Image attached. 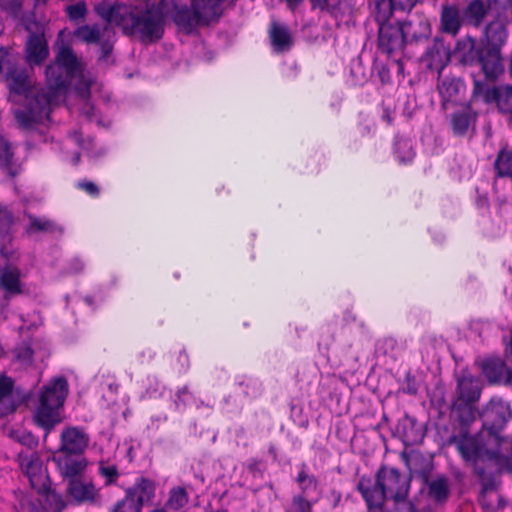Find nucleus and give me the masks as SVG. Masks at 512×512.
<instances>
[{
    "label": "nucleus",
    "instance_id": "14",
    "mask_svg": "<svg viewBox=\"0 0 512 512\" xmlns=\"http://www.w3.org/2000/svg\"><path fill=\"white\" fill-rule=\"evenodd\" d=\"M478 114L471 105L461 106L450 115L453 135L459 138H471L475 133Z\"/></svg>",
    "mask_w": 512,
    "mask_h": 512
},
{
    "label": "nucleus",
    "instance_id": "44",
    "mask_svg": "<svg viewBox=\"0 0 512 512\" xmlns=\"http://www.w3.org/2000/svg\"><path fill=\"white\" fill-rule=\"evenodd\" d=\"M16 359L24 364H31L34 358V350L27 342H22L14 349Z\"/></svg>",
    "mask_w": 512,
    "mask_h": 512
},
{
    "label": "nucleus",
    "instance_id": "58",
    "mask_svg": "<svg viewBox=\"0 0 512 512\" xmlns=\"http://www.w3.org/2000/svg\"><path fill=\"white\" fill-rule=\"evenodd\" d=\"M440 32L448 33V3H443L441 8Z\"/></svg>",
    "mask_w": 512,
    "mask_h": 512
},
{
    "label": "nucleus",
    "instance_id": "27",
    "mask_svg": "<svg viewBox=\"0 0 512 512\" xmlns=\"http://www.w3.org/2000/svg\"><path fill=\"white\" fill-rule=\"evenodd\" d=\"M272 49L276 53L289 51L293 46V38L287 26L276 21L271 22L268 30Z\"/></svg>",
    "mask_w": 512,
    "mask_h": 512
},
{
    "label": "nucleus",
    "instance_id": "48",
    "mask_svg": "<svg viewBox=\"0 0 512 512\" xmlns=\"http://www.w3.org/2000/svg\"><path fill=\"white\" fill-rule=\"evenodd\" d=\"M419 385L416 381L415 376L408 372L405 375L404 382L401 385L400 391L407 395H416L418 392Z\"/></svg>",
    "mask_w": 512,
    "mask_h": 512
},
{
    "label": "nucleus",
    "instance_id": "19",
    "mask_svg": "<svg viewBox=\"0 0 512 512\" xmlns=\"http://www.w3.org/2000/svg\"><path fill=\"white\" fill-rule=\"evenodd\" d=\"M89 435L79 426H69L62 430L60 445L56 451L69 454H83L89 445Z\"/></svg>",
    "mask_w": 512,
    "mask_h": 512
},
{
    "label": "nucleus",
    "instance_id": "41",
    "mask_svg": "<svg viewBox=\"0 0 512 512\" xmlns=\"http://www.w3.org/2000/svg\"><path fill=\"white\" fill-rule=\"evenodd\" d=\"M317 499H309L303 495L296 494L285 506V512H312L313 504Z\"/></svg>",
    "mask_w": 512,
    "mask_h": 512
},
{
    "label": "nucleus",
    "instance_id": "26",
    "mask_svg": "<svg viewBox=\"0 0 512 512\" xmlns=\"http://www.w3.org/2000/svg\"><path fill=\"white\" fill-rule=\"evenodd\" d=\"M173 22L186 34H191L197 28L203 27L200 20L198 19L195 9L190 6H174L172 14Z\"/></svg>",
    "mask_w": 512,
    "mask_h": 512
},
{
    "label": "nucleus",
    "instance_id": "49",
    "mask_svg": "<svg viewBox=\"0 0 512 512\" xmlns=\"http://www.w3.org/2000/svg\"><path fill=\"white\" fill-rule=\"evenodd\" d=\"M12 241L13 232H11V237L9 240L0 239V255L7 261L13 260L16 257V252L12 245Z\"/></svg>",
    "mask_w": 512,
    "mask_h": 512
},
{
    "label": "nucleus",
    "instance_id": "43",
    "mask_svg": "<svg viewBox=\"0 0 512 512\" xmlns=\"http://www.w3.org/2000/svg\"><path fill=\"white\" fill-rule=\"evenodd\" d=\"M432 409L437 413L438 422L436 423L437 429H446L445 416L448 412V404L444 398H438L436 394L431 397Z\"/></svg>",
    "mask_w": 512,
    "mask_h": 512
},
{
    "label": "nucleus",
    "instance_id": "15",
    "mask_svg": "<svg viewBox=\"0 0 512 512\" xmlns=\"http://www.w3.org/2000/svg\"><path fill=\"white\" fill-rule=\"evenodd\" d=\"M403 459L409 469L410 480L415 479L422 483L435 474L432 455L412 450L410 453H403Z\"/></svg>",
    "mask_w": 512,
    "mask_h": 512
},
{
    "label": "nucleus",
    "instance_id": "37",
    "mask_svg": "<svg viewBox=\"0 0 512 512\" xmlns=\"http://www.w3.org/2000/svg\"><path fill=\"white\" fill-rule=\"evenodd\" d=\"M486 16V8L481 0L472 1L463 12V20L478 27Z\"/></svg>",
    "mask_w": 512,
    "mask_h": 512
},
{
    "label": "nucleus",
    "instance_id": "25",
    "mask_svg": "<svg viewBox=\"0 0 512 512\" xmlns=\"http://www.w3.org/2000/svg\"><path fill=\"white\" fill-rule=\"evenodd\" d=\"M407 43L420 42L431 34V25L428 19L418 16L415 19L400 23Z\"/></svg>",
    "mask_w": 512,
    "mask_h": 512
},
{
    "label": "nucleus",
    "instance_id": "16",
    "mask_svg": "<svg viewBox=\"0 0 512 512\" xmlns=\"http://www.w3.org/2000/svg\"><path fill=\"white\" fill-rule=\"evenodd\" d=\"M20 467L25 476L29 479L32 489H47L50 477L43 467L41 457L37 453H32L29 456L19 455Z\"/></svg>",
    "mask_w": 512,
    "mask_h": 512
},
{
    "label": "nucleus",
    "instance_id": "1",
    "mask_svg": "<svg viewBox=\"0 0 512 512\" xmlns=\"http://www.w3.org/2000/svg\"><path fill=\"white\" fill-rule=\"evenodd\" d=\"M481 417L483 430L477 434L468 428L465 442L467 455L458 452L461 458L473 467L474 473L485 488L492 485V474L497 470L502 444L501 430L512 417L508 404L500 399H491L485 406Z\"/></svg>",
    "mask_w": 512,
    "mask_h": 512
},
{
    "label": "nucleus",
    "instance_id": "46",
    "mask_svg": "<svg viewBox=\"0 0 512 512\" xmlns=\"http://www.w3.org/2000/svg\"><path fill=\"white\" fill-rule=\"evenodd\" d=\"M66 12L71 20H79L83 19L86 16L87 7L85 2L80 1L75 4L67 6Z\"/></svg>",
    "mask_w": 512,
    "mask_h": 512
},
{
    "label": "nucleus",
    "instance_id": "34",
    "mask_svg": "<svg viewBox=\"0 0 512 512\" xmlns=\"http://www.w3.org/2000/svg\"><path fill=\"white\" fill-rule=\"evenodd\" d=\"M296 483L298 484L300 492L299 495H303L305 497H312L313 495H316L317 501L320 498V489H319V482L315 475L309 474L307 472V467L305 464H302L301 469L297 473Z\"/></svg>",
    "mask_w": 512,
    "mask_h": 512
},
{
    "label": "nucleus",
    "instance_id": "4",
    "mask_svg": "<svg viewBox=\"0 0 512 512\" xmlns=\"http://www.w3.org/2000/svg\"><path fill=\"white\" fill-rule=\"evenodd\" d=\"M410 478L397 468L382 465L375 478L368 475L360 476L356 489L367 506H384L386 500L404 501L410 490Z\"/></svg>",
    "mask_w": 512,
    "mask_h": 512
},
{
    "label": "nucleus",
    "instance_id": "57",
    "mask_svg": "<svg viewBox=\"0 0 512 512\" xmlns=\"http://www.w3.org/2000/svg\"><path fill=\"white\" fill-rule=\"evenodd\" d=\"M98 44H100V49H101V57L100 58L106 59L112 53L113 42L109 38H107V39L101 38V40Z\"/></svg>",
    "mask_w": 512,
    "mask_h": 512
},
{
    "label": "nucleus",
    "instance_id": "23",
    "mask_svg": "<svg viewBox=\"0 0 512 512\" xmlns=\"http://www.w3.org/2000/svg\"><path fill=\"white\" fill-rule=\"evenodd\" d=\"M421 492L436 505H443L448 500V476L446 474H434L426 481L420 483Z\"/></svg>",
    "mask_w": 512,
    "mask_h": 512
},
{
    "label": "nucleus",
    "instance_id": "38",
    "mask_svg": "<svg viewBox=\"0 0 512 512\" xmlns=\"http://www.w3.org/2000/svg\"><path fill=\"white\" fill-rule=\"evenodd\" d=\"M14 225L15 216L12 209L7 204L0 202V239L9 240Z\"/></svg>",
    "mask_w": 512,
    "mask_h": 512
},
{
    "label": "nucleus",
    "instance_id": "5",
    "mask_svg": "<svg viewBox=\"0 0 512 512\" xmlns=\"http://www.w3.org/2000/svg\"><path fill=\"white\" fill-rule=\"evenodd\" d=\"M68 394V380L63 375L51 378L40 388L33 419L35 424L44 430V439L62 422L61 411Z\"/></svg>",
    "mask_w": 512,
    "mask_h": 512
},
{
    "label": "nucleus",
    "instance_id": "47",
    "mask_svg": "<svg viewBox=\"0 0 512 512\" xmlns=\"http://www.w3.org/2000/svg\"><path fill=\"white\" fill-rule=\"evenodd\" d=\"M75 187L92 198H98L100 195V188L94 182L87 179L77 181Z\"/></svg>",
    "mask_w": 512,
    "mask_h": 512
},
{
    "label": "nucleus",
    "instance_id": "18",
    "mask_svg": "<svg viewBox=\"0 0 512 512\" xmlns=\"http://www.w3.org/2000/svg\"><path fill=\"white\" fill-rule=\"evenodd\" d=\"M406 43L400 23H388L380 26L378 48L382 53L392 56L394 53L400 52Z\"/></svg>",
    "mask_w": 512,
    "mask_h": 512
},
{
    "label": "nucleus",
    "instance_id": "30",
    "mask_svg": "<svg viewBox=\"0 0 512 512\" xmlns=\"http://www.w3.org/2000/svg\"><path fill=\"white\" fill-rule=\"evenodd\" d=\"M130 5L99 3L95 7L96 13L104 19L107 24H114L120 28L123 27Z\"/></svg>",
    "mask_w": 512,
    "mask_h": 512
},
{
    "label": "nucleus",
    "instance_id": "56",
    "mask_svg": "<svg viewBox=\"0 0 512 512\" xmlns=\"http://www.w3.org/2000/svg\"><path fill=\"white\" fill-rule=\"evenodd\" d=\"M85 264L83 260L79 257H75L70 260L68 265V271L70 273L78 274L84 270Z\"/></svg>",
    "mask_w": 512,
    "mask_h": 512
},
{
    "label": "nucleus",
    "instance_id": "7",
    "mask_svg": "<svg viewBox=\"0 0 512 512\" xmlns=\"http://www.w3.org/2000/svg\"><path fill=\"white\" fill-rule=\"evenodd\" d=\"M81 72V66L78 57L73 49L62 44L55 56V63L50 64L45 69L47 81L52 89H66L71 79Z\"/></svg>",
    "mask_w": 512,
    "mask_h": 512
},
{
    "label": "nucleus",
    "instance_id": "53",
    "mask_svg": "<svg viewBox=\"0 0 512 512\" xmlns=\"http://www.w3.org/2000/svg\"><path fill=\"white\" fill-rule=\"evenodd\" d=\"M312 8H318L321 11L332 12L340 4L341 0H309Z\"/></svg>",
    "mask_w": 512,
    "mask_h": 512
},
{
    "label": "nucleus",
    "instance_id": "17",
    "mask_svg": "<svg viewBox=\"0 0 512 512\" xmlns=\"http://www.w3.org/2000/svg\"><path fill=\"white\" fill-rule=\"evenodd\" d=\"M59 474L65 479H71L83 474L88 461L83 454H69L68 452L55 451L52 455Z\"/></svg>",
    "mask_w": 512,
    "mask_h": 512
},
{
    "label": "nucleus",
    "instance_id": "63",
    "mask_svg": "<svg viewBox=\"0 0 512 512\" xmlns=\"http://www.w3.org/2000/svg\"><path fill=\"white\" fill-rule=\"evenodd\" d=\"M259 465H260L259 460L251 459L248 463L247 468H248L249 472L255 473V472L259 471Z\"/></svg>",
    "mask_w": 512,
    "mask_h": 512
},
{
    "label": "nucleus",
    "instance_id": "13",
    "mask_svg": "<svg viewBox=\"0 0 512 512\" xmlns=\"http://www.w3.org/2000/svg\"><path fill=\"white\" fill-rule=\"evenodd\" d=\"M66 496L74 505L96 503L100 501V489L95 487L92 480H86L82 475L67 480Z\"/></svg>",
    "mask_w": 512,
    "mask_h": 512
},
{
    "label": "nucleus",
    "instance_id": "33",
    "mask_svg": "<svg viewBox=\"0 0 512 512\" xmlns=\"http://www.w3.org/2000/svg\"><path fill=\"white\" fill-rule=\"evenodd\" d=\"M393 156L399 165H410L413 163L416 152L411 139L395 136L393 141Z\"/></svg>",
    "mask_w": 512,
    "mask_h": 512
},
{
    "label": "nucleus",
    "instance_id": "32",
    "mask_svg": "<svg viewBox=\"0 0 512 512\" xmlns=\"http://www.w3.org/2000/svg\"><path fill=\"white\" fill-rule=\"evenodd\" d=\"M25 215L29 221L25 227V232L28 235H35L38 233H63V228L48 218L37 217L36 215L31 213H26Z\"/></svg>",
    "mask_w": 512,
    "mask_h": 512
},
{
    "label": "nucleus",
    "instance_id": "60",
    "mask_svg": "<svg viewBox=\"0 0 512 512\" xmlns=\"http://www.w3.org/2000/svg\"><path fill=\"white\" fill-rule=\"evenodd\" d=\"M381 118L383 121H385L388 125H392L394 122V115L393 111L390 107L384 106L382 110Z\"/></svg>",
    "mask_w": 512,
    "mask_h": 512
},
{
    "label": "nucleus",
    "instance_id": "29",
    "mask_svg": "<svg viewBox=\"0 0 512 512\" xmlns=\"http://www.w3.org/2000/svg\"><path fill=\"white\" fill-rule=\"evenodd\" d=\"M0 170L10 178L21 172V164L14 157L12 145L3 136H0Z\"/></svg>",
    "mask_w": 512,
    "mask_h": 512
},
{
    "label": "nucleus",
    "instance_id": "3",
    "mask_svg": "<svg viewBox=\"0 0 512 512\" xmlns=\"http://www.w3.org/2000/svg\"><path fill=\"white\" fill-rule=\"evenodd\" d=\"M455 377L457 384L450 403V446L467 455L465 442L469 440L466 436L479 414L482 387L479 379L467 369L455 372Z\"/></svg>",
    "mask_w": 512,
    "mask_h": 512
},
{
    "label": "nucleus",
    "instance_id": "31",
    "mask_svg": "<svg viewBox=\"0 0 512 512\" xmlns=\"http://www.w3.org/2000/svg\"><path fill=\"white\" fill-rule=\"evenodd\" d=\"M15 382L12 377L0 373V416H8L16 411V404L12 399Z\"/></svg>",
    "mask_w": 512,
    "mask_h": 512
},
{
    "label": "nucleus",
    "instance_id": "45",
    "mask_svg": "<svg viewBox=\"0 0 512 512\" xmlns=\"http://www.w3.org/2000/svg\"><path fill=\"white\" fill-rule=\"evenodd\" d=\"M109 512H142V509L124 495L110 508Z\"/></svg>",
    "mask_w": 512,
    "mask_h": 512
},
{
    "label": "nucleus",
    "instance_id": "64",
    "mask_svg": "<svg viewBox=\"0 0 512 512\" xmlns=\"http://www.w3.org/2000/svg\"><path fill=\"white\" fill-rule=\"evenodd\" d=\"M290 9L297 7L303 0H284Z\"/></svg>",
    "mask_w": 512,
    "mask_h": 512
},
{
    "label": "nucleus",
    "instance_id": "8",
    "mask_svg": "<svg viewBox=\"0 0 512 512\" xmlns=\"http://www.w3.org/2000/svg\"><path fill=\"white\" fill-rule=\"evenodd\" d=\"M507 29L503 22L494 20L487 24L481 46L487 57L485 68L490 72L495 71L497 77L503 73L502 47L507 40Z\"/></svg>",
    "mask_w": 512,
    "mask_h": 512
},
{
    "label": "nucleus",
    "instance_id": "20",
    "mask_svg": "<svg viewBox=\"0 0 512 512\" xmlns=\"http://www.w3.org/2000/svg\"><path fill=\"white\" fill-rule=\"evenodd\" d=\"M0 290L7 301L25 292V284L21 280V270L17 266L0 267Z\"/></svg>",
    "mask_w": 512,
    "mask_h": 512
},
{
    "label": "nucleus",
    "instance_id": "24",
    "mask_svg": "<svg viewBox=\"0 0 512 512\" xmlns=\"http://www.w3.org/2000/svg\"><path fill=\"white\" fill-rule=\"evenodd\" d=\"M396 429L405 446L418 444L422 442L424 438L422 424L409 415H405L399 420Z\"/></svg>",
    "mask_w": 512,
    "mask_h": 512
},
{
    "label": "nucleus",
    "instance_id": "28",
    "mask_svg": "<svg viewBox=\"0 0 512 512\" xmlns=\"http://www.w3.org/2000/svg\"><path fill=\"white\" fill-rule=\"evenodd\" d=\"M191 3L203 27L218 22L222 15V7L215 0H191Z\"/></svg>",
    "mask_w": 512,
    "mask_h": 512
},
{
    "label": "nucleus",
    "instance_id": "2",
    "mask_svg": "<svg viewBox=\"0 0 512 512\" xmlns=\"http://www.w3.org/2000/svg\"><path fill=\"white\" fill-rule=\"evenodd\" d=\"M2 74L10 93L25 97L24 107L14 111L19 126L26 131H34L38 126L46 125L50 121V95L45 92L29 95L31 80L27 68L12 58L4 47H0V77Z\"/></svg>",
    "mask_w": 512,
    "mask_h": 512
},
{
    "label": "nucleus",
    "instance_id": "50",
    "mask_svg": "<svg viewBox=\"0 0 512 512\" xmlns=\"http://www.w3.org/2000/svg\"><path fill=\"white\" fill-rule=\"evenodd\" d=\"M463 19L460 18L459 10L456 6L450 5V35L455 36L461 25Z\"/></svg>",
    "mask_w": 512,
    "mask_h": 512
},
{
    "label": "nucleus",
    "instance_id": "9",
    "mask_svg": "<svg viewBox=\"0 0 512 512\" xmlns=\"http://www.w3.org/2000/svg\"><path fill=\"white\" fill-rule=\"evenodd\" d=\"M427 69L436 71L437 86L441 107L445 110L448 105V80L442 76L443 70L448 65V45L443 36L436 35L431 46L427 48L422 56Z\"/></svg>",
    "mask_w": 512,
    "mask_h": 512
},
{
    "label": "nucleus",
    "instance_id": "39",
    "mask_svg": "<svg viewBox=\"0 0 512 512\" xmlns=\"http://www.w3.org/2000/svg\"><path fill=\"white\" fill-rule=\"evenodd\" d=\"M189 502V495L186 489L182 486L172 487L169 491V497L166 502V507L179 511L185 507Z\"/></svg>",
    "mask_w": 512,
    "mask_h": 512
},
{
    "label": "nucleus",
    "instance_id": "35",
    "mask_svg": "<svg viewBox=\"0 0 512 512\" xmlns=\"http://www.w3.org/2000/svg\"><path fill=\"white\" fill-rule=\"evenodd\" d=\"M47 489H36L35 491L43 497V509L45 512H62L67 503L63 496L51 487V481L46 485Z\"/></svg>",
    "mask_w": 512,
    "mask_h": 512
},
{
    "label": "nucleus",
    "instance_id": "61",
    "mask_svg": "<svg viewBox=\"0 0 512 512\" xmlns=\"http://www.w3.org/2000/svg\"><path fill=\"white\" fill-rule=\"evenodd\" d=\"M250 386H252V388L254 390V394H253L254 397L260 396L262 394L263 387L260 382H257V381L248 382L246 384V387L249 388Z\"/></svg>",
    "mask_w": 512,
    "mask_h": 512
},
{
    "label": "nucleus",
    "instance_id": "55",
    "mask_svg": "<svg viewBox=\"0 0 512 512\" xmlns=\"http://www.w3.org/2000/svg\"><path fill=\"white\" fill-rule=\"evenodd\" d=\"M328 503L333 507H337L342 500V493L336 487H331L326 494Z\"/></svg>",
    "mask_w": 512,
    "mask_h": 512
},
{
    "label": "nucleus",
    "instance_id": "22",
    "mask_svg": "<svg viewBox=\"0 0 512 512\" xmlns=\"http://www.w3.org/2000/svg\"><path fill=\"white\" fill-rule=\"evenodd\" d=\"M481 371L490 384H512V370L500 357H490L482 361Z\"/></svg>",
    "mask_w": 512,
    "mask_h": 512
},
{
    "label": "nucleus",
    "instance_id": "40",
    "mask_svg": "<svg viewBox=\"0 0 512 512\" xmlns=\"http://www.w3.org/2000/svg\"><path fill=\"white\" fill-rule=\"evenodd\" d=\"M75 37L87 44H98L102 38V32L98 25H82L75 32Z\"/></svg>",
    "mask_w": 512,
    "mask_h": 512
},
{
    "label": "nucleus",
    "instance_id": "54",
    "mask_svg": "<svg viewBox=\"0 0 512 512\" xmlns=\"http://www.w3.org/2000/svg\"><path fill=\"white\" fill-rule=\"evenodd\" d=\"M392 10H411L417 3V0H389Z\"/></svg>",
    "mask_w": 512,
    "mask_h": 512
},
{
    "label": "nucleus",
    "instance_id": "21",
    "mask_svg": "<svg viewBox=\"0 0 512 512\" xmlns=\"http://www.w3.org/2000/svg\"><path fill=\"white\" fill-rule=\"evenodd\" d=\"M124 492L127 499L134 501L143 510V507L151 504L156 496V482L141 476L136 478L133 485L127 487Z\"/></svg>",
    "mask_w": 512,
    "mask_h": 512
},
{
    "label": "nucleus",
    "instance_id": "11",
    "mask_svg": "<svg viewBox=\"0 0 512 512\" xmlns=\"http://www.w3.org/2000/svg\"><path fill=\"white\" fill-rule=\"evenodd\" d=\"M25 30L29 33L24 46L25 61L29 66L41 65L49 55L44 26L31 17L25 22Z\"/></svg>",
    "mask_w": 512,
    "mask_h": 512
},
{
    "label": "nucleus",
    "instance_id": "62",
    "mask_svg": "<svg viewBox=\"0 0 512 512\" xmlns=\"http://www.w3.org/2000/svg\"><path fill=\"white\" fill-rule=\"evenodd\" d=\"M504 354L508 359H512V336L506 340L504 339Z\"/></svg>",
    "mask_w": 512,
    "mask_h": 512
},
{
    "label": "nucleus",
    "instance_id": "59",
    "mask_svg": "<svg viewBox=\"0 0 512 512\" xmlns=\"http://www.w3.org/2000/svg\"><path fill=\"white\" fill-rule=\"evenodd\" d=\"M475 205L478 209L481 210H488L489 209V198L488 195L485 194H478L475 199Z\"/></svg>",
    "mask_w": 512,
    "mask_h": 512
},
{
    "label": "nucleus",
    "instance_id": "52",
    "mask_svg": "<svg viewBox=\"0 0 512 512\" xmlns=\"http://www.w3.org/2000/svg\"><path fill=\"white\" fill-rule=\"evenodd\" d=\"M17 441L29 449H34L38 446L39 440L32 432L23 431L17 436Z\"/></svg>",
    "mask_w": 512,
    "mask_h": 512
},
{
    "label": "nucleus",
    "instance_id": "42",
    "mask_svg": "<svg viewBox=\"0 0 512 512\" xmlns=\"http://www.w3.org/2000/svg\"><path fill=\"white\" fill-rule=\"evenodd\" d=\"M98 474L104 478V485H115L120 476L118 467L116 465H107L104 461L98 464Z\"/></svg>",
    "mask_w": 512,
    "mask_h": 512
},
{
    "label": "nucleus",
    "instance_id": "51",
    "mask_svg": "<svg viewBox=\"0 0 512 512\" xmlns=\"http://www.w3.org/2000/svg\"><path fill=\"white\" fill-rule=\"evenodd\" d=\"M502 469H504L506 472L512 474V457L503 458L500 455V459L497 464V470H495L491 476L492 477V485L490 484V486L488 488H485L484 485H482L484 490H492L494 488V474L501 472ZM481 484H483V483L481 482Z\"/></svg>",
    "mask_w": 512,
    "mask_h": 512
},
{
    "label": "nucleus",
    "instance_id": "6",
    "mask_svg": "<svg viewBox=\"0 0 512 512\" xmlns=\"http://www.w3.org/2000/svg\"><path fill=\"white\" fill-rule=\"evenodd\" d=\"M163 9L156 4L145 9L129 6L122 31L127 36H136L142 44H152L162 39L165 31Z\"/></svg>",
    "mask_w": 512,
    "mask_h": 512
},
{
    "label": "nucleus",
    "instance_id": "12",
    "mask_svg": "<svg viewBox=\"0 0 512 512\" xmlns=\"http://www.w3.org/2000/svg\"><path fill=\"white\" fill-rule=\"evenodd\" d=\"M474 96H481L487 104L495 103L502 114L512 112V86L501 85L490 87L480 80H474Z\"/></svg>",
    "mask_w": 512,
    "mask_h": 512
},
{
    "label": "nucleus",
    "instance_id": "36",
    "mask_svg": "<svg viewBox=\"0 0 512 512\" xmlns=\"http://www.w3.org/2000/svg\"><path fill=\"white\" fill-rule=\"evenodd\" d=\"M497 178H509L512 180V149L501 148L493 164Z\"/></svg>",
    "mask_w": 512,
    "mask_h": 512
},
{
    "label": "nucleus",
    "instance_id": "10",
    "mask_svg": "<svg viewBox=\"0 0 512 512\" xmlns=\"http://www.w3.org/2000/svg\"><path fill=\"white\" fill-rule=\"evenodd\" d=\"M454 61L461 65L481 66V70L486 80L495 81L498 77L495 71L490 72L485 68L487 57L482 49L476 47V40L473 37L466 36L457 41L453 50H450V62Z\"/></svg>",
    "mask_w": 512,
    "mask_h": 512
}]
</instances>
